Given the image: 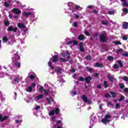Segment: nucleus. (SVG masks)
Instances as JSON below:
<instances>
[{"mask_svg":"<svg viewBox=\"0 0 128 128\" xmlns=\"http://www.w3.org/2000/svg\"><path fill=\"white\" fill-rule=\"evenodd\" d=\"M18 52L14 53V56L12 58V60L14 64H12V66H10V68H12V70L14 68L15 66H16L17 68H20V62H16L20 60V56H18Z\"/></svg>","mask_w":128,"mask_h":128,"instance_id":"nucleus-1","label":"nucleus"},{"mask_svg":"<svg viewBox=\"0 0 128 128\" xmlns=\"http://www.w3.org/2000/svg\"><path fill=\"white\" fill-rule=\"evenodd\" d=\"M48 110L49 111V114L48 115L50 116H54L55 114H60V108H56V109H52L51 111L50 110H52V107L48 106L47 108Z\"/></svg>","mask_w":128,"mask_h":128,"instance_id":"nucleus-2","label":"nucleus"},{"mask_svg":"<svg viewBox=\"0 0 128 128\" xmlns=\"http://www.w3.org/2000/svg\"><path fill=\"white\" fill-rule=\"evenodd\" d=\"M58 60V55L53 56L52 58H50V62H48V66L50 67L51 70H54V68L52 66V62H56Z\"/></svg>","mask_w":128,"mask_h":128,"instance_id":"nucleus-3","label":"nucleus"},{"mask_svg":"<svg viewBox=\"0 0 128 128\" xmlns=\"http://www.w3.org/2000/svg\"><path fill=\"white\" fill-rule=\"evenodd\" d=\"M112 116L110 114H106L104 118L102 119V122L104 123V124H106L107 122H110V118Z\"/></svg>","mask_w":128,"mask_h":128,"instance_id":"nucleus-4","label":"nucleus"},{"mask_svg":"<svg viewBox=\"0 0 128 128\" xmlns=\"http://www.w3.org/2000/svg\"><path fill=\"white\" fill-rule=\"evenodd\" d=\"M46 102L47 103H45L44 106H47V104H52V102H54V99L52 97L49 96L48 98H46Z\"/></svg>","mask_w":128,"mask_h":128,"instance_id":"nucleus-5","label":"nucleus"},{"mask_svg":"<svg viewBox=\"0 0 128 128\" xmlns=\"http://www.w3.org/2000/svg\"><path fill=\"white\" fill-rule=\"evenodd\" d=\"M82 100L84 102H86L88 104H92V102L90 100H88V98L86 95H84L82 96Z\"/></svg>","mask_w":128,"mask_h":128,"instance_id":"nucleus-6","label":"nucleus"},{"mask_svg":"<svg viewBox=\"0 0 128 128\" xmlns=\"http://www.w3.org/2000/svg\"><path fill=\"white\" fill-rule=\"evenodd\" d=\"M7 30L8 32H16L18 30V27L12 28V26H10L8 28Z\"/></svg>","mask_w":128,"mask_h":128,"instance_id":"nucleus-7","label":"nucleus"},{"mask_svg":"<svg viewBox=\"0 0 128 128\" xmlns=\"http://www.w3.org/2000/svg\"><path fill=\"white\" fill-rule=\"evenodd\" d=\"M62 56L66 58H70V53L68 52H64L62 53Z\"/></svg>","mask_w":128,"mask_h":128,"instance_id":"nucleus-8","label":"nucleus"},{"mask_svg":"<svg viewBox=\"0 0 128 128\" xmlns=\"http://www.w3.org/2000/svg\"><path fill=\"white\" fill-rule=\"evenodd\" d=\"M12 12L15 14H22V11L20 10H18V8H14L12 10Z\"/></svg>","mask_w":128,"mask_h":128,"instance_id":"nucleus-9","label":"nucleus"},{"mask_svg":"<svg viewBox=\"0 0 128 128\" xmlns=\"http://www.w3.org/2000/svg\"><path fill=\"white\" fill-rule=\"evenodd\" d=\"M20 82V77H18V76H16L14 80H12V84H18V82Z\"/></svg>","mask_w":128,"mask_h":128,"instance_id":"nucleus-10","label":"nucleus"},{"mask_svg":"<svg viewBox=\"0 0 128 128\" xmlns=\"http://www.w3.org/2000/svg\"><path fill=\"white\" fill-rule=\"evenodd\" d=\"M66 44L68 46H76V44H78V42L76 40L70 41L68 42Z\"/></svg>","mask_w":128,"mask_h":128,"instance_id":"nucleus-11","label":"nucleus"},{"mask_svg":"<svg viewBox=\"0 0 128 128\" xmlns=\"http://www.w3.org/2000/svg\"><path fill=\"white\" fill-rule=\"evenodd\" d=\"M23 14H24V16H33V18H34V16H36L34 14V13H32V12H24L23 13Z\"/></svg>","mask_w":128,"mask_h":128,"instance_id":"nucleus-12","label":"nucleus"},{"mask_svg":"<svg viewBox=\"0 0 128 128\" xmlns=\"http://www.w3.org/2000/svg\"><path fill=\"white\" fill-rule=\"evenodd\" d=\"M42 98H44V95L43 94H39L36 96L35 100L36 102H38L40 100H42Z\"/></svg>","mask_w":128,"mask_h":128,"instance_id":"nucleus-13","label":"nucleus"},{"mask_svg":"<svg viewBox=\"0 0 128 128\" xmlns=\"http://www.w3.org/2000/svg\"><path fill=\"white\" fill-rule=\"evenodd\" d=\"M96 120V117H92L91 120L90 121V124L92 126H90V128H92V126L94 124V120Z\"/></svg>","mask_w":128,"mask_h":128,"instance_id":"nucleus-14","label":"nucleus"},{"mask_svg":"<svg viewBox=\"0 0 128 128\" xmlns=\"http://www.w3.org/2000/svg\"><path fill=\"white\" fill-rule=\"evenodd\" d=\"M100 40L102 42H106V36L104 35H100Z\"/></svg>","mask_w":128,"mask_h":128,"instance_id":"nucleus-15","label":"nucleus"},{"mask_svg":"<svg viewBox=\"0 0 128 128\" xmlns=\"http://www.w3.org/2000/svg\"><path fill=\"white\" fill-rule=\"evenodd\" d=\"M95 68H104V64L96 62L94 66Z\"/></svg>","mask_w":128,"mask_h":128,"instance_id":"nucleus-16","label":"nucleus"},{"mask_svg":"<svg viewBox=\"0 0 128 128\" xmlns=\"http://www.w3.org/2000/svg\"><path fill=\"white\" fill-rule=\"evenodd\" d=\"M80 46V52H84V44L80 42L79 44Z\"/></svg>","mask_w":128,"mask_h":128,"instance_id":"nucleus-17","label":"nucleus"},{"mask_svg":"<svg viewBox=\"0 0 128 128\" xmlns=\"http://www.w3.org/2000/svg\"><path fill=\"white\" fill-rule=\"evenodd\" d=\"M85 80L87 82V84H90V80H92V77L91 76L86 77L85 78Z\"/></svg>","mask_w":128,"mask_h":128,"instance_id":"nucleus-18","label":"nucleus"},{"mask_svg":"<svg viewBox=\"0 0 128 128\" xmlns=\"http://www.w3.org/2000/svg\"><path fill=\"white\" fill-rule=\"evenodd\" d=\"M2 118V116L0 114V122H4L8 118V116H4L3 118Z\"/></svg>","mask_w":128,"mask_h":128,"instance_id":"nucleus-19","label":"nucleus"},{"mask_svg":"<svg viewBox=\"0 0 128 128\" xmlns=\"http://www.w3.org/2000/svg\"><path fill=\"white\" fill-rule=\"evenodd\" d=\"M26 90L28 92H32V86H28L26 88Z\"/></svg>","mask_w":128,"mask_h":128,"instance_id":"nucleus-20","label":"nucleus"},{"mask_svg":"<svg viewBox=\"0 0 128 128\" xmlns=\"http://www.w3.org/2000/svg\"><path fill=\"white\" fill-rule=\"evenodd\" d=\"M18 28H26V26H24V24H20V23H18Z\"/></svg>","mask_w":128,"mask_h":128,"instance_id":"nucleus-21","label":"nucleus"},{"mask_svg":"<svg viewBox=\"0 0 128 128\" xmlns=\"http://www.w3.org/2000/svg\"><path fill=\"white\" fill-rule=\"evenodd\" d=\"M50 92H52V91H50V90H44V94H46V96H48V94H49Z\"/></svg>","mask_w":128,"mask_h":128,"instance_id":"nucleus-22","label":"nucleus"},{"mask_svg":"<svg viewBox=\"0 0 128 128\" xmlns=\"http://www.w3.org/2000/svg\"><path fill=\"white\" fill-rule=\"evenodd\" d=\"M108 14H116V10H110Z\"/></svg>","mask_w":128,"mask_h":128,"instance_id":"nucleus-23","label":"nucleus"},{"mask_svg":"<svg viewBox=\"0 0 128 128\" xmlns=\"http://www.w3.org/2000/svg\"><path fill=\"white\" fill-rule=\"evenodd\" d=\"M102 24H103L104 26H108V22L107 20H102L101 22Z\"/></svg>","mask_w":128,"mask_h":128,"instance_id":"nucleus-24","label":"nucleus"},{"mask_svg":"<svg viewBox=\"0 0 128 128\" xmlns=\"http://www.w3.org/2000/svg\"><path fill=\"white\" fill-rule=\"evenodd\" d=\"M123 28H124V29H126L128 28V23L126 22H124V24H123Z\"/></svg>","mask_w":128,"mask_h":128,"instance_id":"nucleus-25","label":"nucleus"},{"mask_svg":"<svg viewBox=\"0 0 128 128\" xmlns=\"http://www.w3.org/2000/svg\"><path fill=\"white\" fill-rule=\"evenodd\" d=\"M76 10H82V8L80 7V6L78 5H76L75 7Z\"/></svg>","mask_w":128,"mask_h":128,"instance_id":"nucleus-26","label":"nucleus"},{"mask_svg":"<svg viewBox=\"0 0 128 128\" xmlns=\"http://www.w3.org/2000/svg\"><path fill=\"white\" fill-rule=\"evenodd\" d=\"M52 124H54V122H56V117L53 116L52 117Z\"/></svg>","mask_w":128,"mask_h":128,"instance_id":"nucleus-27","label":"nucleus"},{"mask_svg":"<svg viewBox=\"0 0 128 128\" xmlns=\"http://www.w3.org/2000/svg\"><path fill=\"white\" fill-rule=\"evenodd\" d=\"M84 35H80L78 37V39L80 40H84Z\"/></svg>","mask_w":128,"mask_h":128,"instance_id":"nucleus-28","label":"nucleus"},{"mask_svg":"<svg viewBox=\"0 0 128 128\" xmlns=\"http://www.w3.org/2000/svg\"><path fill=\"white\" fill-rule=\"evenodd\" d=\"M56 74H62V69H60V68H58V70H56Z\"/></svg>","mask_w":128,"mask_h":128,"instance_id":"nucleus-29","label":"nucleus"},{"mask_svg":"<svg viewBox=\"0 0 128 128\" xmlns=\"http://www.w3.org/2000/svg\"><path fill=\"white\" fill-rule=\"evenodd\" d=\"M108 82L106 81H104V88H108Z\"/></svg>","mask_w":128,"mask_h":128,"instance_id":"nucleus-30","label":"nucleus"},{"mask_svg":"<svg viewBox=\"0 0 128 128\" xmlns=\"http://www.w3.org/2000/svg\"><path fill=\"white\" fill-rule=\"evenodd\" d=\"M118 64H119V66H120V68H122V60H118L117 62Z\"/></svg>","mask_w":128,"mask_h":128,"instance_id":"nucleus-31","label":"nucleus"},{"mask_svg":"<svg viewBox=\"0 0 128 128\" xmlns=\"http://www.w3.org/2000/svg\"><path fill=\"white\" fill-rule=\"evenodd\" d=\"M8 37L6 36H4V37H3L2 38V40L3 42H8Z\"/></svg>","mask_w":128,"mask_h":128,"instance_id":"nucleus-32","label":"nucleus"},{"mask_svg":"<svg viewBox=\"0 0 128 128\" xmlns=\"http://www.w3.org/2000/svg\"><path fill=\"white\" fill-rule=\"evenodd\" d=\"M107 76H108V80H111V82L114 80V78H112L110 76L108 75Z\"/></svg>","mask_w":128,"mask_h":128,"instance_id":"nucleus-33","label":"nucleus"},{"mask_svg":"<svg viewBox=\"0 0 128 128\" xmlns=\"http://www.w3.org/2000/svg\"><path fill=\"white\" fill-rule=\"evenodd\" d=\"M22 120H16V124H22Z\"/></svg>","mask_w":128,"mask_h":128,"instance_id":"nucleus-34","label":"nucleus"},{"mask_svg":"<svg viewBox=\"0 0 128 128\" xmlns=\"http://www.w3.org/2000/svg\"><path fill=\"white\" fill-rule=\"evenodd\" d=\"M122 10L124 14H128V10L126 8H123Z\"/></svg>","mask_w":128,"mask_h":128,"instance_id":"nucleus-35","label":"nucleus"},{"mask_svg":"<svg viewBox=\"0 0 128 128\" xmlns=\"http://www.w3.org/2000/svg\"><path fill=\"white\" fill-rule=\"evenodd\" d=\"M86 70H88V72H92V68H90V67H86Z\"/></svg>","mask_w":128,"mask_h":128,"instance_id":"nucleus-36","label":"nucleus"},{"mask_svg":"<svg viewBox=\"0 0 128 128\" xmlns=\"http://www.w3.org/2000/svg\"><path fill=\"white\" fill-rule=\"evenodd\" d=\"M4 6L6 8H8V6H10V4H8V2H4Z\"/></svg>","mask_w":128,"mask_h":128,"instance_id":"nucleus-37","label":"nucleus"},{"mask_svg":"<svg viewBox=\"0 0 128 128\" xmlns=\"http://www.w3.org/2000/svg\"><path fill=\"white\" fill-rule=\"evenodd\" d=\"M60 60H61V62H68V60L64 59V58H60Z\"/></svg>","mask_w":128,"mask_h":128,"instance_id":"nucleus-38","label":"nucleus"},{"mask_svg":"<svg viewBox=\"0 0 128 128\" xmlns=\"http://www.w3.org/2000/svg\"><path fill=\"white\" fill-rule=\"evenodd\" d=\"M122 80H125V82H128V77L125 76L123 77Z\"/></svg>","mask_w":128,"mask_h":128,"instance_id":"nucleus-39","label":"nucleus"},{"mask_svg":"<svg viewBox=\"0 0 128 128\" xmlns=\"http://www.w3.org/2000/svg\"><path fill=\"white\" fill-rule=\"evenodd\" d=\"M122 6H126L127 8H128V4H127L126 2H124V3H122Z\"/></svg>","mask_w":128,"mask_h":128,"instance_id":"nucleus-40","label":"nucleus"},{"mask_svg":"<svg viewBox=\"0 0 128 128\" xmlns=\"http://www.w3.org/2000/svg\"><path fill=\"white\" fill-rule=\"evenodd\" d=\"M120 88H124V84L122 83H120Z\"/></svg>","mask_w":128,"mask_h":128,"instance_id":"nucleus-41","label":"nucleus"},{"mask_svg":"<svg viewBox=\"0 0 128 128\" xmlns=\"http://www.w3.org/2000/svg\"><path fill=\"white\" fill-rule=\"evenodd\" d=\"M40 106H37L34 108V110H40Z\"/></svg>","mask_w":128,"mask_h":128,"instance_id":"nucleus-42","label":"nucleus"},{"mask_svg":"<svg viewBox=\"0 0 128 128\" xmlns=\"http://www.w3.org/2000/svg\"><path fill=\"white\" fill-rule=\"evenodd\" d=\"M122 100H124V96H121L120 98L118 100V102H122Z\"/></svg>","mask_w":128,"mask_h":128,"instance_id":"nucleus-43","label":"nucleus"},{"mask_svg":"<svg viewBox=\"0 0 128 128\" xmlns=\"http://www.w3.org/2000/svg\"><path fill=\"white\" fill-rule=\"evenodd\" d=\"M39 90L40 92H44V87L42 86L40 87Z\"/></svg>","mask_w":128,"mask_h":128,"instance_id":"nucleus-44","label":"nucleus"},{"mask_svg":"<svg viewBox=\"0 0 128 128\" xmlns=\"http://www.w3.org/2000/svg\"><path fill=\"white\" fill-rule=\"evenodd\" d=\"M108 60L112 61L114 60V58L112 56H109L108 57Z\"/></svg>","mask_w":128,"mask_h":128,"instance_id":"nucleus-45","label":"nucleus"},{"mask_svg":"<svg viewBox=\"0 0 128 128\" xmlns=\"http://www.w3.org/2000/svg\"><path fill=\"white\" fill-rule=\"evenodd\" d=\"M5 25L8 26H10V22L8 20L4 22Z\"/></svg>","mask_w":128,"mask_h":128,"instance_id":"nucleus-46","label":"nucleus"},{"mask_svg":"<svg viewBox=\"0 0 128 128\" xmlns=\"http://www.w3.org/2000/svg\"><path fill=\"white\" fill-rule=\"evenodd\" d=\"M122 38L124 40H128V37L126 36H123Z\"/></svg>","mask_w":128,"mask_h":128,"instance_id":"nucleus-47","label":"nucleus"},{"mask_svg":"<svg viewBox=\"0 0 128 128\" xmlns=\"http://www.w3.org/2000/svg\"><path fill=\"white\" fill-rule=\"evenodd\" d=\"M79 80H80V82H84V78L83 77H80Z\"/></svg>","mask_w":128,"mask_h":128,"instance_id":"nucleus-48","label":"nucleus"},{"mask_svg":"<svg viewBox=\"0 0 128 128\" xmlns=\"http://www.w3.org/2000/svg\"><path fill=\"white\" fill-rule=\"evenodd\" d=\"M110 94L113 98H116V94L114 93V92H110Z\"/></svg>","mask_w":128,"mask_h":128,"instance_id":"nucleus-49","label":"nucleus"},{"mask_svg":"<svg viewBox=\"0 0 128 128\" xmlns=\"http://www.w3.org/2000/svg\"><path fill=\"white\" fill-rule=\"evenodd\" d=\"M87 8H89L90 10H92V6L89 5V6H87Z\"/></svg>","mask_w":128,"mask_h":128,"instance_id":"nucleus-50","label":"nucleus"},{"mask_svg":"<svg viewBox=\"0 0 128 128\" xmlns=\"http://www.w3.org/2000/svg\"><path fill=\"white\" fill-rule=\"evenodd\" d=\"M118 67H119V66H118V64H115L114 66V68H115V69L118 68Z\"/></svg>","mask_w":128,"mask_h":128,"instance_id":"nucleus-51","label":"nucleus"},{"mask_svg":"<svg viewBox=\"0 0 128 128\" xmlns=\"http://www.w3.org/2000/svg\"><path fill=\"white\" fill-rule=\"evenodd\" d=\"M122 55L124 56H128V53L127 52H126L124 54H123Z\"/></svg>","mask_w":128,"mask_h":128,"instance_id":"nucleus-52","label":"nucleus"},{"mask_svg":"<svg viewBox=\"0 0 128 128\" xmlns=\"http://www.w3.org/2000/svg\"><path fill=\"white\" fill-rule=\"evenodd\" d=\"M30 78L32 79V78H36V76H34V75H30Z\"/></svg>","mask_w":128,"mask_h":128,"instance_id":"nucleus-53","label":"nucleus"},{"mask_svg":"<svg viewBox=\"0 0 128 128\" xmlns=\"http://www.w3.org/2000/svg\"><path fill=\"white\" fill-rule=\"evenodd\" d=\"M86 60H92V56H87L86 57Z\"/></svg>","mask_w":128,"mask_h":128,"instance_id":"nucleus-54","label":"nucleus"},{"mask_svg":"<svg viewBox=\"0 0 128 128\" xmlns=\"http://www.w3.org/2000/svg\"><path fill=\"white\" fill-rule=\"evenodd\" d=\"M110 95L108 94H107L105 95V98H110Z\"/></svg>","mask_w":128,"mask_h":128,"instance_id":"nucleus-55","label":"nucleus"},{"mask_svg":"<svg viewBox=\"0 0 128 128\" xmlns=\"http://www.w3.org/2000/svg\"><path fill=\"white\" fill-rule=\"evenodd\" d=\"M72 4H72V2H68V6H72Z\"/></svg>","mask_w":128,"mask_h":128,"instance_id":"nucleus-56","label":"nucleus"},{"mask_svg":"<svg viewBox=\"0 0 128 128\" xmlns=\"http://www.w3.org/2000/svg\"><path fill=\"white\" fill-rule=\"evenodd\" d=\"M84 34H86V36H90V35L88 32V31H85Z\"/></svg>","mask_w":128,"mask_h":128,"instance_id":"nucleus-57","label":"nucleus"},{"mask_svg":"<svg viewBox=\"0 0 128 128\" xmlns=\"http://www.w3.org/2000/svg\"><path fill=\"white\" fill-rule=\"evenodd\" d=\"M74 28H78V22H74Z\"/></svg>","mask_w":128,"mask_h":128,"instance_id":"nucleus-58","label":"nucleus"},{"mask_svg":"<svg viewBox=\"0 0 128 128\" xmlns=\"http://www.w3.org/2000/svg\"><path fill=\"white\" fill-rule=\"evenodd\" d=\"M120 104L117 103V104H116V108H120Z\"/></svg>","mask_w":128,"mask_h":128,"instance_id":"nucleus-59","label":"nucleus"},{"mask_svg":"<svg viewBox=\"0 0 128 128\" xmlns=\"http://www.w3.org/2000/svg\"><path fill=\"white\" fill-rule=\"evenodd\" d=\"M102 106H104L103 104H101L100 106H99V108L100 110H102Z\"/></svg>","mask_w":128,"mask_h":128,"instance_id":"nucleus-60","label":"nucleus"},{"mask_svg":"<svg viewBox=\"0 0 128 128\" xmlns=\"http://www.w3.org/2000/svg\"><path fill=\"white\" fill-rule=\"evenodd\" d=\"M74 14L75 15V18H80V16L76 14Z\"/></svg>","mask_w":128,"mask_h":128,"instance_id":"nucleus-61","label":"nucleus"},{"mask_svg":"<svg viewBox=\"0 0 128 128\" xmlns=\"http://www.w3.org/2000/svg\"><path fill=\"white\" fill-rule=\"evenodd\" d=\"M125 118H128V116L126 115H124L122 117V118H123L124 120Z\"/></svg>","mask_w":128,"mask_h":128,"instance_id":"nucleus-62","label":"nucleus"},{"mask_svg":"<svg viewBox=\"0 0 128 128\" xmlns=\"http://www.w3.org/2000/svg\"><path fill=\"white\" fill-rule=\"evenodd\" d=\"M70 10H72V12H76V9H74V8H70Z\"/></svg>","mask_w":128,"mask_h":128,"instance_id":"nucleus-63","label":"nucleus"},{"mask_svg":"<svg viewBox=\"0 0 128 128\" xmlns=\"http://www.w3.org/2000/svg\"><path fill=\"white\" fill-rule=\"evenodd\" d=\"M124 90L126 92H128V88H126L124 89Z\"/></svg>","mask_w":128,"mask_h":128,"instance_id":"nucleus-64","label":"nucleus"}]
</instances>
